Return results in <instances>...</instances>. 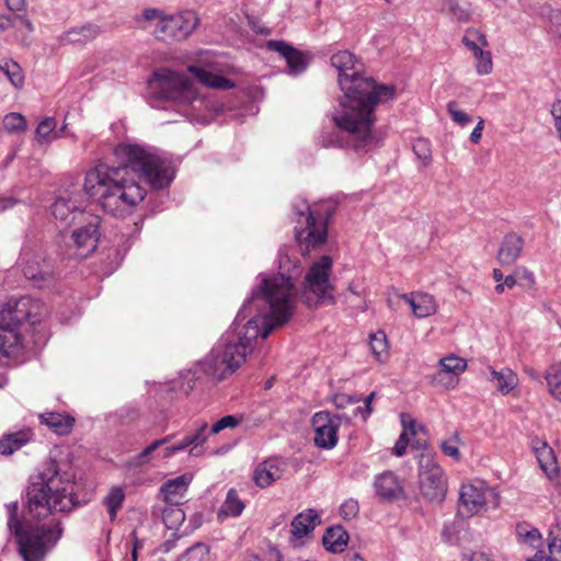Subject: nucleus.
<instances>
[{"label":"nucleus","mask_w":561,"mask_h":561,"mask_svg":"<svg viewBox=\"0 0 561 561\" xmlns=\"http://www.w3.org/2000/svg\"><path fill=\"white\" fill-rule=\"evenodd\" d=\"M19 203L18 199L12 197H0V213H3Z\"/></svg>","instance_id":"obj_55"},{"label":"nucleus","mask_w":561,"mask_h":561,"mask_svg":"<svg viewBox=\"0 0 561 561\" xmlns=\"http://www.w3.org/2000/svg\"><path fill=\"white\" fill-rule=\"evenodd\" d=\"M333 208L328 205L311 208L306 202L297 209L295 240L302 255L323 245L328 239V221Z\"/></svg>","instance_id":"obj_8"},{"label":"nucleus","mask_w":561,"mask_h":561,"mask_svg":"<svg viewBox=\"0 0 561 561\" xmlns=\"http://www.w3.org/2000/svg\"><path fill=\"white\" fill-rule=\"evenodd\" d=\"M42 424L47 425L54 433L60 436L70 434L75 425V417L59 412H45L39 414Z\"/></svg>","instance_id":"obj_26"},{"label":"nucleus","mask_w":561,"mask_h":561,"mask_svg":"<svg viewBox=\"0 0 561 561\" xmlns=\"http://www.w3.org/2000/svg\"><path fill=\"white\" fill-rule=\"evenodd\" d=\"M141 19L153 23V34L160 41H184L199 23L197 14L190 10L165 15L161 10L149 8L144 10Z\"/></svg>","instance_id":"obj_10"},{"label":"nucleus","mask_w":561,"mask_h":561,"mask_svg":"<svg viewBox=\"0 0 561 561\" xmlns=\"http://www.w3.org/2000/svg\"><path fill=\"white\" fill-rule=\"evenodd\" d=\"M549 552L553 561H561V528L557 527L549 534Z\"/></svg>","instance_id":"obj_43"},{"label":"nucleus","mask_w":561,"mask_h":561,"mask_svg":"<svg viewBox=\"0 0 561 561\" xmlns=\"http://www.w3.org/2000/svg\"><path fill=\"white\" fill-rule=\"evenodd\" d=\"M446 107L451 119L458 125L466 126L469 123H471V117L467 113L458 108V103L456 101H449Z\"/></svg>","instance_id":"obj_46"},{"label":"nucleus","mask_w":561,"mask_h":561,"mask_svg":"<svg viewBox=\"0 0 561 561\" xmlns=\"http://www.w3.org/2000/svg\"><path fill=\"white\" fill-rule=\"evenodd\" d=\"M267 49L278 53L287 62L290 73L298 75L306 70L308 59L306 55L284 41L271 39L266 43Z\"/></svg>","instance_id":"obj_18"},{"label":"nucleus","mask_w":561,"mask_h":561,"mask_svg":"<svg viewBox=\"0 0 561 561\" xmlns=\"http://www.w3.org/2000/svg\"><path fill=\"white\" fill-rule=\"evenodd\" d=\"M125 488L121 485L112 486L108 493L104 496L102 503L106 507L112 522L116 519L117 513L125 501Z\"/></svg>","instance_id":"obj_31"},{"label":"nucleus","mask_w":561,"mask_h":561,"mask_svg":"<svg viewBox=\"0 0 561 561\" xmlns=\"http://www.w3.org/2000/svg\"><path fill=\"white\" fill-rule=\"evenodd\" d=\"M44 310L43 302L30 296L11 298L0 307V358L19 352L22 345L20 327L24 322L31 325L39 322Z\"/></svg>","instance_id":"obj_6"},{"label":"nucleus","mask_w":561,"mask_h":561,"mask_svg":"<svg viewBox=\"0 0 561 561\" xmlns=\"http://www.w3.org/2000/svg\"><path fill=\"white\" fill-rule=\"evenodd\" d=\"M118 165L99 163L84 178L85 193L107 214L127 217L145 199L147 190L139 179L153 190H162L174 179L172 162L158 149L139 144L122 142L114 148Z\"/></svg>","instance_id":"obj_2"},{"label":"nucleus","mask_w":561,"mask_h":561,"mask_svg":"<svg viewBox=\"0 0 561 561\" xmlns=\"http://www.w3.org/2000/svg\"><path fill=\"white\" fill-rule=\"evenodd\" d=\"M550 396L561 402V360L553 363L545 373Z\"/></svg>","instance_id":"obj_32"},{"label":"nucleus","mask_w":561,"mask_h":561,"mask_svg":"<svg viewBox=\"0 0 561 561\" xmlns=\"http://www.w3.org/2000/svg\"><path fill=\"white\" fill-rule=\"evenodd\" d=\"M8 527L14 535L19 552L24 561H43L46 553L55 547L62 535L61 524L51 519L48 524L32 525L18 519V502L7 505Z\"/></svg>","instance_id":"obj_5"},{"label":"nucleus","mask_w":561,"mask_h":561,"mask_svg":"<svg viewBox=\"0 0 561 561\" xmlns=\"http://www.w3.org/2000/svg\"><path fill=\"white\" fill-rule=\"evenodd\" d=\"M483 126H484V121L480 119L479 123L477 124V126L471 131L470 140L473 144H478L481 140Z\"/></svg>","instance_id":"obj_53"},{"label":"nucleus","mask_w":561,"mask_h":561,"mask_svg":"<svg viewBox=\"0 0 561 561\" xmlns=\"http://www.w3.org/2000/svg\"><path fill=\"white\" fill-rule=\"evenodd\" d=\"M191 481L190 476L182 474L165 482L160 489L164 501L169 505H181Z\"/></svg>","instance_id":"obj_24"},{"label":"nucleus","mask_w":561,"mask_h":561,"mask_svg":"<svg viewBox=\"0 0 561 561\" xmlns=\"http://www.w3.org/2000/svg\"><path fill=\"white\" fill-rule=\"evenodd\" d=\"M492 276H493V279L497 283L504 279V275H503L502 271L499 268L493 270Z\"/></svg>","instance_id":"obj_61"},{"label":"nucleus","mask_w":561,"mask_h":561,"mask_svg":"<svg viewBox=\"0 0 561 561\" xmlns=\"http://www.w3.org/2000/svg\"><path fill=\"white\" fill-rule=\"evenodd\" d=\"M536 451L537 459L541 469L546 472L549 479H553V477L558 473V467L552 448L543 443L542 447Z\"/></svg>","instance_id":"obj_34"},{"label":"nucleus","mask_w":561,"mask_h":561,"mask_svg":"<svg viewBox=\"0 0 561 561\" xmlns=\"http://www.w3.org/2000/svg\"><path fill=\"white\" fill-rule=\"evenodd\" d=\"M319 515L314 510H307L298 514L291 522V535L296 539H301L309 535L316 527Z\"/></svg>","instance_id":"obj_27"},{"label":"nucleus","mask_w":561,"mask_h":561,"mask_svg":"<svg viewBox=\"0 0 561 561\" xmlns=\"http://www.w3.org/2000/svg\"><path fill=\"white\" fill-rule=\"evenodd\" d=\"M20 264L24 276L38 288L45 287L54 279L53 267L46 261L41 249L23 248L20 254Z\"/></svg>","instance_id":"obj_12"},{"label":"nucleus","mask_w":561,"mask_h":561,"mask_svg":"<svg viewBox=\"0 0 561 561\" xmlns=\"http://www.w3.org/2000/svg\"><path fill=\"white\" fill-rule=\"evenodd\" d=\"M244 508L245 504L239 497L237 490L230 489L217 513V520L221 523L229 517H239Z\"/></svg>","instance_id":"obj_28"},{"label":"nucleus","mask_w":561,"mask_h":561,"mask_svg":"<svg viewBox=\"0 0 561 561\" xmlns=\"http://www.w3.org/2000/svg\"><path fill=\"white\" fill-rule=\"evenodd\" d=\"M0 70L7 76L9 81L15 88H22L24 83V76L19 64L13 60L4 61L0 65Z\"/></svg>","instance_id":"obj_39"},{"label":"nucleus","mask_w":561,"mask_h":561,"mask_svg":"<svg viewBox=\"0 0 561 561\" xmlns=\"http://www.w3.org/2000/svg\"><path fill=\"white\" fill-rule=\"evenodd\" d=\"M438 365L442 373L450 374L453 376H459L467 369L466 359L454 354L440 358Z\"/></svg>","instance_id":"obj_36"},{"label":"nucleus","mask_w":561,"mask_h":561,"mask_svg":"<svg viewBox=\"0 0 561 561\" xmlns=\"http://www.w3.org/2000/svg\"><path fill=\"white\" fill-rule=\"evenodd\" d=\"M3 127L9 133H23L26 130L25 117L20 113H9L3 118Z\"/></svg>","instance_id":"obj_40"},{"label":"nucleus","mask_w":561,"mask_h":561,"mask_svg":"<svg viewBox=\"0 0 561 561\" xmlns=\"http://www.w3.org/2000/svg\"><path fill=\"white\" fill-rule=\"evenodd\" d=\"M399 298L405 300L412 309L416 318H426L437 311V302L435 298L426 293H410L398 295Z\"/></svg>","instance_id":"obj_22"},{"label":"nucleus","mask_w":561,"mask_h":561,"mask_svg":"<svg viewBox=\"0 0 561 561\" xmlns=\"http://www.w3.org/2000/svg\"><path fill=\"white\" fill-rule=\"evenodd\" d=\"M348 534L342 526L329 528L323 536V546L331 552H342L347 545Z\"/></svg>","instance_id":"obj_30"},{"label":"nucleus","mask_w":561,"mask_h":561,"mask_svg":"<svg viewBox=\"0 0 561 561\" xmlns=\"http://www.w3.org/2000/svg\"><path fill=\"white\" fill-rule=\"evenodd\" d=\"M515 275L518 276L520 280L525 282L529 287H533L536 284L535 274L525 266L517 267L515 270Z\"/></svg>","instance_id":"obj_51"},{"label":"nucleus","mask_w":561,"mask_h":561,"mask_svg":"<svg viewBox=\"0 0 561 561\" xmlns=\"http://www.w3.org/2000/svg\"><path fill=\"white\" fill-rule=\"evenodd\" d=\"M300 273L298 265L283 259L279 276L262 278L239 310L230 329L198 363L205 375L216 381L226 379L244 363L257 337L266 339L276 327L291 318V282Z\"/></svg>","instance_id":"obj_1"},{"label":"nucleus","mask_w":561,"mask_h":561,"mask_svg":"<svg viewBox=\"0 0 561 561\" xmlns=\"http://www.w3.org/2000/svg\"><path fill=\"white\" fill-rule=\"evenodd\" d=\"M488 371V381L491 382L494 389L502 396H508L517 388L519 379L517 374L511 368L504 367L496 370L492 366H489Z\"/></svg>","instance_id":"obj_21"},{"label":"nucleus","mask_w":561,"mask_h":561,"mask_svg":"<svg viewBox=\"0 0 561 561\" xmlns=\"http://www.w3.org/2000/svg\"><path fill=\"white\" fill-rule=\"evenodd\" d=\"M57 122L53 117H46L43 119L37 128H36V136L37 138L42 140H46L47 137L50 135V133L56 128Z\"/></svg>","instance_id":"obj_49"},{"label":"nucleus","mask_w":561,"mask_h":561,"mask_svg":"<svg viewBox=\"0 0 561 561\" xmlns=\"http://www.w3.org/2000/svg\"><path fill=\"white\" fill-rule=\"evenodd\" d=\"M419 486L421 495L430 502H442L447 492L444 470L430 454L419 460Z\"/></svg>","instance_id":"obj_11"},{"label":"nucleus","mask_w":561,"mask_h":561,"mask_svg":"<svg viewBox=\"0 0 561 561\" xmlns=\"http://www.w3.org/2000/svg\"><path fill=\"white\" fill-rule=\"evenodd\" d=\"M526 374L534 380H539L540 379V375L538 371H536L535 369L533 368H526L525 369Z\"/></svg>","instance_id":"obj_62"},{"label":"nucleus","mask_w":561,"mask_h":561,"mask_svg":"<svg viewBox=\"0 0 561 561\" xmlns=\"http://www.w3.org/2000/svg\"><path fill=\"white\" fill-rule=\"evenodd\" d=\"M90 220L87 225L73 230L72 240L78 250V255L85 257L92 253L99 241V225L100 218L90 216Z\"/></svg>","instance_id":"obj_15"},{"label":"nucleus","mask_w":561,"mask_h":561,"mask_svg":"<svg viewBox=\"0 0 561 561\" xmlns=\"http://www.w3.org/2000/svg\"><path fill=\"white\" fill-rule=\"evenodd\" d=\"M375 398V392H371L369 396L366 397L365 399V405H364V409L366 410V414H370L373 409H371V403H373V400Z\"/></svg>","instance_id":"obj_58"},{"label":"nucleus","mask_w":561,"mask_h":561,"mask_svg":"<svg viewBox=\"0 0 561 561\" xmlns=\"http://www.w3.org/2000/svg\"><path fill=\"white\" fill-rule=\"evenodd\" d=\"M413 152L420 159L424 165H428L432 161V148L431 142L424 138H417L412 146Z\"/></svg>","instance_id":"obj_41"},{"label":"nucleus","mask_w":561,"mask_h":561,"mask_svg":"<svg viewBox=\"0 0 561 561\" xmlns=\"http://www.w3.org/2000/svg\"><path fill=\"white\" fill-rule=\"evenodd\" d=\"M462 42L466 47L472 51L473 56L478 55L479 51H483L482 47L488 45L484 34L478 30H468Z\"/></svg>","instance_id":"obj_37"},{"label":"nucleus","mask_w":561,"mask_h":561,"mask_svg":"<svg viewBox=\"0 0 561 561\" xmlns=\"http://www.w3.org/2000/svg\"><path fill=\"white\" fill-rule=\"evenodd\" d=\"M473 57L477 60V71L479 75H489L492 71L493 64L490 51H479Z\"/></svg>","instance_id":"obj_47"},{"label":"nucleus","mask_w":561,"mask_h":561,"mask_svg":"<svg viewBox=\"0 0 561 561\" xmlns=\"http://www.w3.org/2000/svg\"><path fill=\"white\" fill-rule=\"evenodd\" d=\"M312 427L314 430V444L324 449H331L337 444V430L340 419L327 411H320L312 416Z\"/></svg>","instance_id":"obj_13"},{"label":"nucleus","mask_w":561,"mask_h":561,"mask_svg":"<svg viewBox=\"0 0 561 561\" xmlns=\"http://www.w3.org/2000/svg\"><path fill=\"white\" fill-rule=\"evenodd\" d=\"M283 259H288L291 264L298 265L301 270L299 277L293 279V312L295 311V300L298 294L297 283H300L301 296L309 306L319 305V304H333L334 302V288L330 283V273L332 270V259L329 255H323L317 262H314L306 273L304 280H301L304 267L300 264L298 259H291L287 253L279 252L278 256V273L274 275H259V283L262 282V278H271L280 275V261Z\"/></svg>","instance_id":"obj_7"},{"label":"nucleus","mask_w":561,"mask_h":561,"mask_svg":"<svg viewBox=\"0 0 561 561\" xmlns=\"http://www.w3.org/2000/svg\"><path fill=\"white\" fill-rule=\"evenodd\" d=\"M73 473L61 470L56 460L44 463L27 486L28 514L37 520L55 513H68L78 505Z\"/></svg>","instance_id":"obj_4"},{"label":"nucleus","mask_w":561,"mask_h":561,"mask_svg":"<svg viewBox=\"0 0 561 561\" xmlns=\"http://www.w3.org/2000/svg\"><path fill=\"white\" fill-rule=\"evenodd\" d=\"M346 561H365L358 553H351L346 556Z\"/></svg>","instance_id":"obj_64"},{"label":"nucleus","mask_w":561,"mask_h":561,"mask_svg":"<svg viewBox=\"0 0 561 561\" xmlns=\"http://www.w3.org/2000/svg\"><path fill=\"white\" fill-rule=\"evenodd\" d=\"M359 512V505L357 501L348 499L344 501L340 507V514L343 519L350 520L354 518Z\"/></svg>","instance_id":"obj_50"},{"label":"nucleus","mask_w":561,"mask_h":561,"mask_svg":"<svg viewBox=\"0 0 561 561\" xmlns=\"http://www.w3.org/2000/svg\"><path fill=\"white\" fill-rule=\"evenodd\" d=\"M488 492V488L482 482L462 484L459 493L461 507L469 515L480 513L485 507Z\"/></svg>","instance_id":"obj_17"},{"label":"nucleus","mask_w":561,"mask_h":561,"mask_svg":"<svg viewBox=\"0 0 561 561\" xmlns=\"http://www.w3.org/2000/svg\"><path fill=\"white\" fill-rule=\"evenodd\" d=\"M402 424H403V427H404L403 432L408 433V431H409L412 435L416 434V426H417V424H416L415 420H413L409 415H407V420H405L404 415H402Z\"/></svg>","instance_id":"obj_54"},{"label":"nucleus","mask_w":561,"mask_h":561,"mask_svg":"<svg viewBox=\"0 0 561 561\" xmlns=\"http://www.w3.org/2000/svg\"><path fill=\"white\" fill-rule=\"evenodd\" d=\"M376 494L387 502L394 501L403 494V488L398 477L391 471H385L375 478Z\"/></svg>","instance_id":"obj_19"},{"label":"nucleus","mask_w":561,"mask_h":561,"mask_svg":"<svg viewBox=\"0 0 561 561\" xmlns=\"http://www.w3.org/2000/svg\"><path fill=\"white\" fill-rule=\"evenodd\" d=\"M188 72L203 85L217 89V90H230L236 87V83L222 76L216 75L210 70L199 65H191L187 68Z\"/></svg>","instance_id":"obj_23"},{"label":"nucleus","mask_w":561,"mask_h":561,"mask_svg":"<svg viewBox=\"0 0 561 561\" xmlns=\"http://www.w3.org/2000/svg\"><path fill=\"white\" fill-rule=\"evenodd\" d=\"M187 446H184V439L176 444V445H173V446H168L165 449H164V457H171L172 455H174L175 453H179L181 450H184Z\"/></svg>","instance_id":"obj_56"},{"label":"nucleus","mask_w":561,"mask_h":561,"mask_svg":"<svg viewBox=\"0 0 561 561\" xmlns=\"http://www.w3.org/2000/svg\"><path fill=\"white\" fill-rule=\"evenodd\" d=\"M162 520L169 529H175L185 520V513L180 505H170L162 511Z\"/></svg>","instance_id":"obj_38"},{"label":"nucleus","mask_w":561,"mask_h":561,"mask_svg":"<svg viewBox=\"0 0 561 561\" xmlns=\"http://www.w3.org/2000/svg\"><path fill=\"white\" fill-rule=\"evenodd\" d=\"M330 61L339 73V85L344 93L340 107L333 114V122L342 131L347 133L348 145L355 151H368L376 145L371 130L375 107L380 102L392 100L396 88L363 77L362 65L348 50L333 54Z\"/></svg>","instance_id":"obj_3"},{"label":"nucleus","mask_w":561,"mask_h":561,"mask_svg":"<svg viewBox=\"0 0 561 561\" xmlns=\"http://www.w3.org/2000/svg\"><path fill=\"white\" fill-rule=\"evenodd\" d=\"M408 444H409L408 434H407V432H402L393 446V454L398 457L403 456L405 454Z\"/></svg>","instance_id":"obj_52"},{"label":"nucleus","mask_w":561,"mask_h":561,"mask_svg":"<svg viewBox=\"0 0 561 561\" xmlns=\"http://www.w3.org/2000/svg\"><path fill=\"white\" fill-rule=\"evenodd\" d=\"M527 561H553L550 557L543 556L542 551H538L534 557L528 558Z\"/></svg>","instance_id":"obj_59"},{"label":"nucleus","mask_w":561,"mask_h":561,"mask_svg":"<svg viewBox=\"0 0 561 561\" xmlns=\"http://www.w3.org/2000/svg\"><path fill=\"white\" fill-rule=\"evenodd\" d=\"M503 283L507 288L512 289L516 286L517 280L515 275H507L506 277H504Z\"/></svg>","instance_id":"obj_60"},{"label":"nucleus","mask_w":561,"mask_h":561,"mask_svg":"<svg viewBox=\"0 0 561 561\" xmlns=\"http://www.w3.org/2000/svg\"><path fill=\"white\" fill-rule=\"evenodd\" d=\"M524 248V239L516 232H510L503 238L496 260L502 266L514 264L520 256Z\"/></svg>","instance_id":"obj_20"},{"label":"nucleus","mask_w":561,"mask_h":561,"mask_svg":"<svg viewBox=\"0 0 561 561\" xmlns=\"http://www.w3.org/2000/svg\"><path fill=\"white\" fill-rule=\"evenodd\" d=\"M100 34V28L95 24H85L82 26L72 27L68 31H66L62 35L59 37V43L61 45H79L83 46L88 42L93 41Z\"/></svg>","instance_id":"obj_25"},{"label":"nucleus","mask_w":561,"mask_h":561,"mask_svg":"<svg viewBox=\"0 0 561 561\" xmlns=\"http://www.w3.org/2000/svg\"><path fill=\"white\" fill-rule=\"evenodd\" d=\"M207 427H208L207 423H203L202 425H199V427L193 434L186 435L183 438L184 446H187V447L191 445L198 446V445L203 444L207 438L206 437Z\"/></svg>","instance_id":"obj_48"},{"label":"nucleus","mask_w":561,"mask_h":561,"mask_svg":"<svg viewBox=\"0 0 561 561\" xmlns=\"http://www.w3.org/2000/svg\"><path fill=\"white\" fill-rule=\"evenodd\" d=\"M51 215L66 225L71 224L78 216H82L81 195L65 192L51 205Z\"/></svg>","instance_id":"obj_14"},{"label":"nucleus","mask_w":561,"mask_h":561,"mask_svg":"<svg viewBox=\"0 0 561 561\" xmlns=\"http://www.w3.org/2000/svg\"><path fill=\"white\" fill-rule=\"evenodd\" d=\"M148 93L154 100H169L188 104L196 100L197 91L184 75L163 68L148 79Z\"/></svg>","instance_id":"obj_9"},{"label":"nucleus","mask_w":561,"mask_h":561,"mask_svg":"<svg viewBox=\"0 0 561 561\" xmlns=\"http://www.w3.org/2000/svg\"><path fill=\"white\" fill-rule=\"evenodd\" d=\"M171 436H165L161 439L153 440L148 445L140 454L135 457V463L138 466L145 465L148 461L149 456L162 445L169 443Z\"/></svg>","instance_id":"obj_45"},{"label":"nucleus","mask_w":561,"mask_h":561,"mask_svg":"<svg viewBox=\"0 0 561 561\" xmlns=\"http://www.w3.org/2000/svg\"><path fill=\"white\" fill-rule=\"evenodd\" d=\"M459 443V434L455 433L448 440H444L440 443V449L444 455L451 457L455 460H459L461 456L458 447Z\"/></svg>","instance_id":"obj_44"},{"label":"nucleus","mask_w":561,"mask_h":561,"mask_svg":"<svg viewBox=\"0 0 561 561\" xmlns=\"http://www.w3.org/2000/svg\"><path fill=\"white\" fill-rule=\"evenodd\" d=\"M10 25V19L7 16H0V31H5Z\"/></svg>","instance_id":"obj_63"},{"label":"nucleus","mask_w":561,"mask_h":561,"mask_svg":"<svg viewBox=\"0 0 561 561\" xmlns=\"http://www.w3.org/2000/svg\"><path fill=\"white\" fill-rule=\"evenodd\" d=\"M32 438L30 430L5 434L0 438V455L10 456L21 449Z\"/></svg>","instance_id":"obj_29"},{"label":"nucleus","mask_w":561,"mask_h":561,"mask_svg":"<svg viewBox=\"0 0 561 561\" xmlns=\"http://www.w3.org/2000/svg\"><path fill=\"white\" fill-rule=\"evenodd\" d=\"M242 415H226L213 424L210 434H218L226 428H234L241 424Z\"/></svg>","instance_id":"obj_42"},{"label":"nucleus","mask_w":561,"mask_h":561,"mask_svg":"<svg viewBox=\"0 0 561 561\" xmlns=\"http://www.w3.org/2000/svg\"><path fill=\"white\" fill-rule=\"evenodd\" d=\"M370 350L375 358L383 363L389 357V345L387 341L386 333L383 331H378L370 335L369 341Z\"/></svg>","instance_id":"obj_35"},{"label":"nucleus","mask_w":561,"mask_h":561,"mask_svg":"<svg viewBox=\"0 0 561 561\" xmlns=\"http://www.w3.org/2000/svg\"><path fill=\"white\" fill-rule=\"evenodd\" d=\"M287 469V462L278 457L260 462L253 471V481L259 488H267L278 481Z\"/></svg>","instance_id":"obj_16"},{"label":"nucleus","mask_w":561,"mask_h":561,"mask_svg":"<svg viewBox=\"0 0 561 561\" xmlns=\"http://www.w3.org/2000/svg\"><path fill=\"white\" fill-rule=\"evenodd\" d=\"M516 535L520 543L530 548L537 549L542 545V537L539 530L527 523L517 524Z\"/></svg>","instance_id":"obj_33"},{"label":"nucleus","mask_w":561,"mask_h":561,"mask_svg":"<svg viewBox=\"0 0 561 561\" xmlns=\"http://www.w3.org/2000/svg\"><path fill=\"white\" fill-rule=\"evenodd\" d=\"M5 3L11 11H21L24 8V0H5Z\"/></svg>","instance_id":"obj_57"}]
</instances>
